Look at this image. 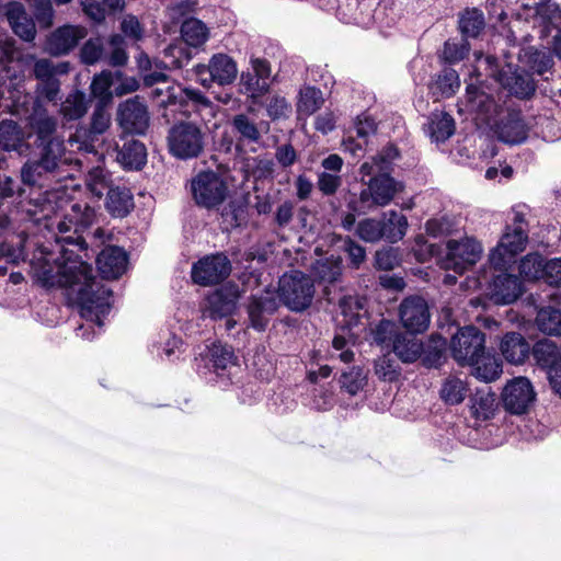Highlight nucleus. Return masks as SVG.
Instances as JSON below:
<instances>
[{
	"label": "nucleus",
	"mask_w": 561,
	"mask_h": 561,
	"mask_svg": "<svg viewBox=\"0 0 561 561\" xmlns=\"http://www.w3.org/2000/svg\"><path fill=\"white\" fill-rule=\"evenodd\" d=\"M66 218L75 225V232L78 233L91 227L95 218V211L85 203H75L71 206V213Z\"/></svg>",
	"instance_id": "nucleus-53"
},
{
	"label": "nucleus",
	"mask_w": 561,
	"mask_h": 561,
	"mask_svg": "<svg viewBox=\"0 0 561 561\" xmlns=\"http://www.w3.org/2000/svg\"><path fill=\"white\" fill-rule=\"evenodd\" d=\"M181 36L187 45L199 47L208 38V28L201 20L191 18L182 23Z\"/></svg>",
	"instance_id": "nucleus-43"
},
{
	"label": "nucleus",
	"mask_w": 561,
	"mask_h": 561,
	"mask_svg": "<svg viewBox=\"0 0 561 561\" xmlns=\"http://www.w3.org/2000/svg\"><path fill=\"white\" fill-rule=\"evenodd\" d=\"M119 30L122 36L126 41L129 38L134 42H139L145 36V27L134 14H125L121 21Z\"/></svg>",
	"instance_id": "nucleus-58"
},
{
	"label": "nucleus",
	"mask_w": 561,
	"mask_h": 561,
	"mask_svg": "<svg viewBox=\"0 0 561 561\" xmlns=\"http://www.w3.org/2000/svg\"><path fill=\"white\" fill-rule=\"evenodd\" d=\"M339 382L344 391L355 396L367 385V373L359 366H353L342 373Z\"/></svg>",
	"instance_id": "nucleus-49"
},
{
	"label": "nucleus",
	"mask_w": 561,
	"mask_h": 561,
	"mask_svg": "<svg viewBox=\"0 0 561 561\" xmlns=\"http://www.w3.org/2000/svg\"><path fill=\"white\" fill-rule=\"evenodd\" d=\"M389 172L388 162L378 167L375 164H362L359 168L360 181L367 185L356 196L347 202V209L367 214L368 211L383 207L391 203L401 184L397 182Z\"/></svg>",
	"instance_id": "nucleus-2"
},
{
	"label": "nucleus",
	"mask_w": 561,
	"mask_h": 561,
	"mask_svg": "<svg viewBox=\"0 0 561 561\" xmlns=\"http://www.w3.org/2000/svg\"><path fill=\"white\" fill-rule=\"evenodd\" d=\"M230 127L236 138L234 150L237 153L244 152L247 145H257L262 139L257 123L244 113L232 116Z\"/></svg>",
	"instance_id": "nucleus-23"
},
{
	"label": "nucleus",
	"mask_w": 561,
	"mask_h": 561,
	"mask_svg": "<svg viewBox=\"0 0 561 561\" xmlns=\"http://www.w3.org/2000/svg\"><path fill=\"white\" fill-rule=\"evenodd\" d=\"M231 272V263L224 253L202 257L192 266V279L201 286L221 283Z\"/></svg>",
	"instance_id": "nucleus-14"
},
{
	"label": "nucleus",
	"mask_w": 561,
	"mask_h": 561,
	"mask_svg": "<svg viewBox=\"0 0 561 561\" xmlns=\"http://www.w3.org/2000/svg\"><path fill=\"white\" fill-rule=\"evenodd\" d=\"M486 27L485 15L478 8H465L458 13V31L467 41L480 39Z\"/></svg>",
	"instance_id": "nucleus-27"
},
{
	"label": "nucleus",
	"mask_w": 561,
	"mask_h": 561,
	"mask_svg": "<svg viewBox=\"0 0 561 561\" xmlns=\"http://www.w3.org/2000/svg\"><path fill=\"white\" fill-rule=\"evenodd\" d=\"M197 72H208L211 81L219 85L231 84L238 76L237 62L227 54L218 53L211 56L207 66H198Z\"/></svg>",
	"instance_id": "nucleus-24"
},
{
	"label": "nucleus",
	"mask_w": 561,
	"mask_h": 561,
	"mask_svg": "<svg viewBox=\"0 0 561 561\" xmlns=\"http://www.w3.org/2000/svg\"><path fill=\"white\" fill-rule=\"evenodd\" d=\"M460 87V80L457 71L450 67H445L433 80L430 85L431 91L436 96L450 98Z\"/></svg>",
	"instance_id": "nucleus-38"
},
{
	"label": "nucleus",
	"mask_w": 561,
	"mask_h": 561,
	"mask_svg": "<svg viewBox=\"0 0 561 561\" xmlns=\"http://www.w3.org/2000/svg\"><path fill=\"white\" fill-rule=\"evenodd\" d=\"M497 81L512 95L518 99H529L536 91L533 76L518 67L507 65L499 71Z\"/></svg>",
	"instance_id": "nucleus-18"
},
{
	"label": "nucleus",
	"mask_w": 561,
	"mask_h": 561,
	"mask_svg": "<svg viewBox=\"0 0 561 561\" xmlns=\"http://www.w3.org/2000/svg\"><path fill=\"white\" fill-rule=\"evenodd\" d=\"M191 191L198 206L211 209L224 203L228 187L217 173L205 171L192 180Z\"/></svg>",
	"instance_id": "nucleus-10"
},
{
	"label": "nucleus",
	"mask_w": 561,
	"mask_h": 561,
	"mask_svg": "<svg viewBox=\"0 0 561 561\" xmlns=\"http://www.w3.org/2000/svg\"><path fill=\"white\" fill-rule=\"evenodd\" d=\"M116 121L126 136L145 135L150 123L148 107L135 95L118 105Z\"/></svg>",
	"instance_id": "nucleus-11"
},
{
	"label": "nucleus",
	"mask_w": 561,
	"mask_h": 561,
	"mask_svg": "<svg viewBox=\"0 0 561 561\" xmlns=\"http://www.w3.org/2000/svg\"><path fill=\"white\" fill-rule=\"evenodd\" d=\"M470 401L473 413L478 417L488 420L493 415L495 394L491 392V388L489 386L485 385L483 388L478 389L471 396Z\"/></svg>",
	"instance_id": "nucleus-44"
},
{
	"label": "nucleus",
	"mask_w": 561,
	"mask_h": 561,
	"mask_svg": "<svg viewBox=\"0 0 561 561\" xmlns=\"http://www.w3.org/2000/svg\"><path fill=\"white\" fill-rule=\"evenodd\" d=\"M416 334L400 332L392 341V350L403 363H414L423 354L424 345Z\"/></svg>",
	"instance_id": "nucleus-28"
},
{
	"label": "nucleus",
	"mask_w": 561,
	"mask_h": 561,
	"mask_svg": "<svg viewBox=\"0 0 561 561\" xmlns=\"http://www.w3.org/2000/svg\"><path fill=\"white\" fill-rule=\"evenodd\" d=\"M402 325L411 333H423L431 321L430 308L424 298L414 295L404 298L399 307Z\"/></svg>",
	"instance_id": "nucleus-17"
},
{
	"label": "nucleus",
	"mask_w": 561,
	"mask_h": 561,
	"mask_svg": "<svg viewBox=\"0 0 561 561\" xmlns=\"http://www.w3.org/2000/svg\"><path fill=\"white\" fill-rule=\"evenodd\" d=\"M61 174V170L30 158L21 170V179L24 184L46 188L39 192L36 197H31L25 205V213L34 222L50 218L56 210V203L51 199L55 193L49 192L50 184Z\"/></svg>",
	"instance_id": "nucleus-3"
},
{
	"label": "nucleus",
	"mask_w": 561,
	"mask_h": 561,
	"mask_svg": "<svg viewBox=\"0 0 561 561\" xmlns=\"http://www.w3.org/2000/svg\"><path fill=\"white\" fill-rule=\"evenodd\" d=\"M397 325L393 321L382 319L373 329V340L378 345L392 344L394 336L397 335Z\"/></svg>",
	"instance_id": "nucleus-60"
},
{
	"label": "nucleus",
	"mask_w": 561,
	"mask_h": 561,
	"mask_svg": "<svg viewBox=\"0 0 561 561\" xmlns=\"http://www.w3.org/2000/svg\"><path fill=\"white\" fill-rule=\"evenodd\" d=\"M116 161L125 170L142 169L147 162L146 146L134 137L122 136L116 144Z\"/></svg>",
	"instance_id": "nucleus-22"
},
{
	"label": "nucleus",
	"mask_w": 561,
	"mask_h": 561,
	"mask_svg": "<svg viewBox=\"0 0 561 561\" xmlns=\"http://www.w3.org/2000/svg\"><path fill=\"white\" fill-rule=\"evenodd\" d=\"M87 186L98 198H101L104 194H106L107 197L108 191L114 188L111 174L101 168H95L89 172Z\"/></svg>",
	"instance_id": "nucleus-52"
},
{
	"label": "nucleus",
	"mask_w": 561,
	"mask_h": 561,
	"mask_svg": "<svg viewBox=\"0 0 561 561\" xmlns=\"http://www.w3.org/2000/svg\"><path fill=\"white\" fill-rule=\"evenodd\" d=\"M170 153L181 160L195 159L202 156L207 145V133L198 124L190 121L180 122L168 131Z\"/></svg>",
	"instance_id": "nucleus-6"
},
{
	"label": "nucleus",
	"mask_w": 561,
	"mask_h": 561,
	"mask_svg": "<svg viewBox=\"0 0 561 561\" xmlns=\"http://www.w3.org/2000/svg\"><path fill=\"white\" fill-rule=\"evenodd\" d=\"M533 355L537 364L548 370L561 363V347L549 339L536 342L533 346Z\"/></svg>",
	"instance_id": "nucleus-35"
},
{
	"label": "nucleus",
	"mask_w": 561,
	"mask_h": 561,
	"mask_svg": "<svg viewBox=\"0 0 561 561\" xmlns=\"http://www.w3.org/2000/svg\"><path fill=\"white\" fill-rule=\"evenodd\" d=\"M8 20L15 35L25 42H32L36 35L35 23L22 7H16L8 12Z\"/></svg>",
	"instance_id": "nucleus-37"
},
{
	"label": "nucleus",
	"mask_w": 561,
	"mask_h": 561,
	"mask_svg": "<svg viewBox=\"0 0 561 561\" xmlns=\"http://www.w3.org/2000/svg\"><path fill=\"white\" fill-rule=\"evenodd\" d=\"M468 393V387L465 381L455 376L447 377L440 388V399L450 405L461 403Z\"/></svg>",
	"instance_id": "nucleus-42"
},
{
	"label": "nucleus",
	"mask_w": 561,
	"mask_h": 561,
	"mask_svg": "<svg viewBox=\"0 0 561 561\" xmlns=\"http://www.w3.org/2000/svg\"><path fill=\"white\" fill-rule=\"evenodd\" d=\"M481 253L482 247L474 239L449 240L447 242V255L444 261V267L454 270L457 273H463L468 267L478 262Z\"/></svg>",
	"instance_id": "nucleus-16"
},
{
	"label": "nucleus",
	"mask_w": 561,
	"mask_h": 561,
	"mask_svg": "<svg viewBox=\"0 0 561 561\" xmlns=\"http://www.w3.org/2000/svg\"><path fill=\"white\" fill-rule=\"evenodd\" d=\"M375 374L383 381H394L400 375L397 362L383 355L375 360Z\"/></svg>",
	"instance_id": "nucleus-61"
},
{
	"label": "nucleus",
	"mask_w": 561,
	"mask_h": 561,
	"mask_svg": "<svg viewBox=\"0 0 561 561\" xmlns=\"http://www.w3.org/2000/svg\"><path fill=\"white\" fill-rule=\"evenodd\" d=\"M240 298L238 286H222L207 297V312L209 318L218 320L230 317Z\"/></svg>",
	"instance_id": "nucleus-21"
},
{
	"label": "nucleus",
	"mask_w": 561,
	"mask_h": 561,
	"mask_svg": "<svg viewBox=\"0 0 561 561\" xmlns=\"http://www.w3.org/2000/svg\"><path fill=\"white\" fill-rule=\"evenodd\" d=\"M114 82V72L111 70H102L96 73L91 82V94L99 100L100 105H106L112 102L113 92L111 90Z\"/></svg>",
	"instance_id": "nucleus-41"
},
{
	"label": "nucleus",
	"mask_w": 561,
	"mask_h": 561,
	"mask_svg": "<svg viewBox=\"0 0 561 561\" xmlns=\"http://www.w3.org/2000/svg\"><path fill=\"white\" fill-rule=\"evenodd\" d=\"M277 296L290 310L304 311L310 307L313 300V280L300 271L284 274L279 278Z\"/></svg>",
	"instance_id": "nucleus-7"
},
{
	"label": "nucleus",
	"mask_w": 561,
	"mask_h": 561,
	"mask_svg": "<svg viewBox=\"0 0 561 561\" xmlns=\"http://www.w3.org/2000/svg\"><path fill=\"white\" fill-rule=\"evenodd\" d=\"M124 0L87 1L83 3V12L96 23L103 22L107 15L123 11Z\"/></svg>",
	"instance_id": "nucleus-40"
},
{
	"label": "nucleus",
	"mask_w": 561,
	"mask_h": 561,
	"mask_svg": "<svg viewBox=\"0 0 561 561\" xmlns=\"http://www.w3.org/2000/svg\"><path fill=\"white\" fill-rule=\"evenodd\" d=\"M469 366L473 367V375L485 383L495 380L502 373L501 362L486 351L478 357L477 363H470Z\"/></svg>",
	"instance_id": "nucleus-39"
},
{
	"label": "nucleus",
	"mask_w": 561,
	"mask_h": 561,
	"mask_svg": "<svg viewBox=\"0 0 561 561\" xmlns=\"http://www.w3.org/2000/svg\"><path fill=\"white\" fill-rule=\"evenodd\" d=\"M453 358L461 366L477 363L478 357L486 351L485 334L473 325L459 329L451 337Z\"/></svg>",
	"instance_id": "nucleus-8"
},
{
	"label": "nucleus",
	"mask_w": 561,
	"mask_h": 561,
	"mask_svg": "<svg viewBox=\"0 0 561 561\" xmlns=\"http://www.w3.org/2000/svg\"><path fill=\"white\" fill-rule=\"evenodd\" d=\"M61 113L70 121L81 118L87 113L84 94L80 92L69 94L61 104Z\"/></svg>",
	"instance_id": "nucleus-57"
},
{
	"label": "nucleus",
	"mask_w": 561,
	"mask_h": 561,
	"mask_svg": "<svg viewBox=\"0 0 561 561\" xmlns=\"http://www.w3.org/2000/svg\"><path fill=\"white\" fill-rule=\"evenodd\" d=\"M0 147L20 154L27 149L24 134L16 122L4 119L0 123Z\"/></svg>",
	"instance_id": "nucleus-34"
},
{
	"label": "nucleus",
	"mask_w": 561,
	"mask_h": 561,
	"mask_svg": "<svg viewBox=\"0 0 561 561\" xmlns=\"http://www.w3.org/2000/svg\"><path fill=\"white\" fill-rule=\"evenodd\" d=\"M379 221L382 239L390 243L400 241L407 233L408 219L403 214L397 210L385 213Z\"/></svg>",
	"instance_id": "nucleus-33"
},
{
	"label": "nucleus",
	"mask_w": 561,
	"mask_h": 561,
	"mask_svg": "<svg viewBox=\"0 0 561 561\" xmlns=\"http://www.w3.org/2000/svg\"><path fill=\"white\" fill-rule=\"evenodd\" d=\"M470 49V42L462 36L460 39H448L444 44V60L448 64L459 62L469 55Z\"/></svg>",
	"instance_id": "nucleus-56"
},
{
	"label": "nucleus",
	"mask_w": 561,
	"mask_h": 561,
	"mask_svg": "<svg viewBox=\"0 0 561 561\" xmlns=\"http://www.w3.org/2000/svg\"><path fill=\"white\" fill-rule=\"evenodd\" d=\"M507 270L499 271L493 276L490 285L491 296L496 304L508 305L518 299L522 295V283L515 275L505 273Z\"/></svg>",
	"instance_id": "nucleus-26"
},
{
	"label": "nucleus",
	"mask_w": 561,
	"mask_h": 561,
	"mask_svg": "<svg viewBox=\"0 0 561 561\" xmlns=\"http://www.w3.org/2000/svg\"><path fill=\"white\" fill-rule=\"evenodd\" d=\"M357 236L366 242H377L382 239L381 226L379 219L366 218L358 222L356 227Z\"/></svg>",
	"instance_id": "nucleus-59"
},
{
	"label": "nucleus",
	"mask_w": 561,
	"mask_h": 561,
	"mask_svg": "<svg viewBox=\"0 0 561 561\" xmlns=\"http://www.w3.org/2000/svg\"><path fill=\"white\" fill-rule=\"evenodd\" d=\"M134 196L125 186H114L105 199L106 210L116 218H124L134 209Z\"/></svg>",
	"instance_id": "nucleus-30"
},
{
	"label": "nucleus",
	"mask_w": 561,
	"mask_h": 561,
	"mask_svg": "<svg viewBox=\"0 0 561 561\" xmlns=\"http://www.w3.org/2000/svg\"><path fill=\"white\" fill-rule=\"evenodd\" d=\"M62 241L77 248V252L61 244L59 257L34 259L31 262L33 277L43 287L67 289L68 296L79 305L81 316L102 328L113 291L96 279L92 265L81 260L78 252L87 250L84 239L77 236L62 238Z\"/></svg>",
	"instance_id": "nucleus-1"
},
{
	"label": "nucleus",
	"mask_w": 561,
	"mask_h": 561,
	"mask_svg": "<svg viewBox=\"0 0 561 561\" xmlns=\"http://www.w3.org/2000/svg\"><path fill=\"white\" fill-rule=\"evenodd\" d=\"M545 260L537 254L526 255L519 264V273L528 279L539 278L542 275Z\"/></svg>",
	"instance_id": "nucleus-63"
},
{
	"label": "nucleus",
	"mask_w": 561,
	"mask_h": 561,
	"mask_svg": "<svg viewBox=\"0 0 561 561\" xmlns=\"http://www.w3.org/2000/svg\"><path fill=\"white\" fill-rule=\"evenodd\" d=\"M528 242V231L506 226L497 245L491 251L489 261L495 271L507 270L515 263V256L523 252Z\"/></svg>",
	"instance_id": "nucleus-9"
},
{
	"label": "nucleus",
	"mask_w": 561,
	"mask_h": 561,
	"mask_svg": "<svg viewBox=\"0 0 561 561\" xmlns=\"http://www.w3.org/2000/svg\"><path fill=\"white\" fill-rule=\"evenodd\" d=\"M538 329L549 335H561V311L553 307L541 308L536 317Z\"/></svg>",
	"instance_id": "nucleus-50"
},
{
	"label": "nucleus",
	"mask_w": 561,
	"mask_h": 561,
	"mask_svg": "<svg viewBox=\"0 0 561 561\" xmlns=\"http://www.w3.org/2000/svg\"><path fill=\"white\" fill-rule=\"evenodd\" d=\"M73 138L79 144V149L89 153H96L103 142L102 135L96 134L90 126L78 127Z\"/></svg>",
	"instance_id": "nucleus-55"
},
{
	"label": "nucleus",
	"mask_w": 561,
	"mask_h": 561,
	"mask_svg": "<svg viewBox=\"0 0 561 561\" xmlns=\"http://www.w3.org/2000/svg\"><path fill=\"white\" fill-rule=\"evenodd\" d=\"M497 139L508 145H518L528 137L529 127L519 110H503L490 124Z\"/></svg>",
	"instance_id": "nucleus-12"
},
{
	"label": "nucleus",
	"mask_w": 561,
	"mask_h": 561,
	"mask_svg": "<svg viewBox=\"0 0 561 561\" xmlns=\"http://www.w3.org/2000/svg\"><path fill=\"white\" fill-rule=\"evenodd\" d=\"M456 129L455 119L446 112H434L428 118L426 133L432 141L444 142L450 138Z\"/></svg>",
	"instance_id": "nucleus-32"
},
{
	"label": "nucleus",
	"mask_w": 561,
	"mask_h": 561,
	"mask_svg": "<svg viewBox=\"0 0 561 561\" xmlns=\"http://www.w3.org/2000/svg\"><path fill=\"white\" fill-rule=\"evenodd\" d=\"M58 123L46 112L30 117V137L33 138V158L61 170L66 159L64 137L58 133Z\"/></svg>",
	"instance_id": "nucleus-4"
},
{
	"label": "nucleus",
	"mask_w": 561,
	"mask_h": 561,
	"mask_svg": "<svg viewBox=\"0 0 561 561\" xmlns=\"http://www.w3.org/2000/svg\"><path fill=\"white\" fill-rule=\"evenodd\" d=\"M68 71V62H54L47 58L35 60L33 66V75L37 82L58 78V76L66 75Z\"/></svg>",
	"instance_id": "nucleus-48"
},
{
	"label": "nucleus",
	"mask_w": 561,
	"mask_h": 561,
	"mask_svg": "<svg viewBox=\"0 0 561 561\" xmlns=\"http://www.w3.org/2000/svg\"><path fill=\"white\" fill-rule=\"evenodd\" d=\"M467 107L477 113L482 121L491 124L503 111L494 96L482 87L469 84L466 89Z\"/></svg>",
	"instance_id": "nucleus-19"
},
{
	"label": "nucleus",
	"mask_w": 561,
	"mask_h": 561,
	"mask_svg": "<svg viewBox=\"0 0 561 561\" xmlns=\"http://www.w3.org/2000/svg\"><path fill=\"white\" fill-rule=\"evenodd\" d=\"M270 91V82L261 81L253 76L251 69L241 72L239 79V92L247 95L252 103L256 104Z\"/></svg>",
	"instance_id": "nucleus-36"
},
{
	"label": "nucleus",
	"mask_w": 561,
	"mask_h": 561,
	"mask_svg": "<svg viewBox=\"0 0 561 561\" xmlns=\"http://www.w3.org/2000/svg\"><path fill=\"white\" fill-rule=\"evenodd\" d=\"M500 348L504 358L515 365L523 364L530 353L529 342L518 332L506 333Z\"/></svg>",
	"instance_id": "nucleus-29"
},
{
	"label": "nucleus",
	"mask_w": 561,
	"mask_h": 561,
	"mask_svg": "<svg viewBox=\"0 0 561 561\" xmlns=\"http://www.w3.org/2000/svg\"><path fill=\"white\" fill-rule=\"evenodd\" d=\"M323 95L320 89L316 87H305L299 92L297 111L302 115H311L323 104Z\"/></svg>",
	"instance_id": "nucleus-51"
},
{
	"label": "nucleus",
	"mask_w": 561,
	"mask_h": 561,
	"mask_svg": "<svg viewBox=\"0 0 561 561\" xmlns=\"http://www.w3.org/2000/svg\"><path fill=\"white\" fill-rule=\"evenodd\" d=\"M180 85H173L169 81L165 84H161V87H152L150 95L152 100L157 102L159 106L174 107L176 106V101L172 95H178L175 89H179Z\"/></svg>",
	"instance_id": "nucleus-62"
},
{
	"label": "nucleus",
	"mask_w": 561,
	"mask_h": 561,
	"mask_svg": "<svg viewBox=\"0 0 561 561\" xmlns=\"http://www.w3.org/2000/svg\"><path fill=\"white\" fill-rule=\"evenodd\" d=\"M80 59L87 66L104 62L113 68L125 67L129 60L127 42L119 34H112L107 39L91 37L82 45Z\"/></svg>",
	"instance_id": "nucleus-5"
},
{
	"label": "nucleus",
	"mask_w": 561,
	"mask_h": 561,
	"mask_svg": "<svg viewBox=\"0 0 561 561\" xmlns=\"http://www.w3.org/2000/svg\"><path fill=\"white\" fill-rule=\"evenodd\" d=\"M206 358L213 369L218 373L219 370H225L229 365H231L236 357L231 346L220 342H215L208 347Z\"/></svg>",
	"instance_id": "nucleus-45"
},
{
	"label": "nucleus",
	"mask_w": 561,
	"mask_h": 561,
	"mask_svg": "<svg viewBox=\"0 0 561 561\" xmlns=\"http://www.w3.org/2000/svg\"><path fill=\"white\" fill-rule=\"evenodd\" d=\"M313 274L321 282L329 284L336 282L342 274L341 259L330 257L317 261L313 266Z\"/></svg>",
	"instance_id": "nucleus-54"
},
{
	"label": "nucleus",
	"mask_w": 561,
	"mask_h": 561,
	"mask_svg": "<svg viewBox=\"0 0 561 561\" xmlns=\"http://www.w3.org/2000/svg\"><path fill=\"white\" fill-rule=\"evenodd\" d=\"M278 307L279 299L275 291L264 290L251 295L245 306L249 327L257 332L265 331Z\"/></svg>",
	"instance_id": "nucleus-15"
},
{
	"label": "nucleus",
	"mask_w": 561,
	"mask_h": 561,
	"mask_svg": "<svg viewBox=\"0 0 561 561\" xmlns=\"http://www.w3.org/2000/svg\"><path fill=\"white\" fill-rule=\"evenodd\" d=\"M128 262L127 253L119 247L108 245L96 257V266L105 279H116L123 275Z\"/></svg>",
	"instance_id": "nucleus-25"
},
{
	"label": "nucleus",
	"mask_w": 561,
	"mask_h": 561,
	"mask_svg": "<svg viewBox=\"0 0 561 561\" xmlns=\"http://www.w3.org/2000/svg\"><path fill=\"white\" fill-rule=\"evenodd\" d=\"M536 399V392L528 378L515 377L510 380L502 391V402L505 411L522 415L529 411Z\"/></svg>",
	"instance_id": "nucleus-13"
},
{
	"label": "nucleus",
	"mask_w": 561,
	"mask_h": 561,
	"mask_svg": "<svg viewBox=\"0 0 561 561\" xmlns=\"http://www.w3.org/2000/svg\"><path fill=\"white\" fill-rule=\"evenodd\" d=\"M540 8L534 15L539 24L543 27L546 34L549 33L550 28L558 30L561 27V8L558 3L551 0L539 2Z\"/></svg>",
	"instance_id": "nucleus-46"
},
{
	"label": "nucleus",
	"mask_w": 561,
	"mask_h": 561,
	"mask_svg": "<svg viewBox=\"0 0 561 561\" xmlns=\"http://www.w3.org/2000/svg\"><path fill=\"white\" fill-rule=\"evenodd\" d=\"M524 62L533 72L539 76H543L546 72L550 71L554 64L553 57L549 50L534 48L525 50Z\"/></svg>",
	"instance_id": "nucleus-47"
},
{
	"label": "nucleus",
	"mask_w": 561,
	"mask_h": 561,
	"mask_svg": "<svg viewBox=\"0 0 561 561\" xmlns=\"http://www.w3.org/2000/svg\"><path fill=\"white\" fill-rule=\"evenodd\" d=\"M541 277L550 286H561V259L545 261Z\"/></svg>",
	"instance_id": "nucleus-64"
},
{
	"label": "nucleus",
	"mask_w": 561,
	"mask_h": 561,
	"mask_svg": "<svg viewBox=\"0 0 561 561\" xmlns=\"http://www.w3.org/2000/svg\"><path fill=\"white\" fill-rule=\"evenodd\" d=\"M178 95H172L176 101L175 110L184 115H190L191 111L207 108L211 106V101L198 89L182 88L175 89Z\"/></svg>",
	"instance_id": "nucleus-31"
},
{
	"label": "nucleus",
	"mask_w": 561,
	"mask_h": 561,
	"mask_svg": "<svg viewBox=\"0 0 561 561\" xmlns=\"http://www.w3.org/2000/svg\"><path fill=\"white\" fill-rule=\"evenodd\" d=\"M85 36V27L79 25H64L55 30L48 36L46 47L54 56L67 55Z\"/></svg>",
	"instance_id": "nucleus-20"
}]
</instances>
